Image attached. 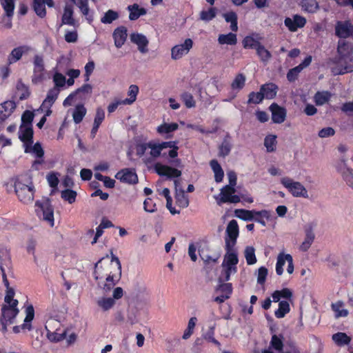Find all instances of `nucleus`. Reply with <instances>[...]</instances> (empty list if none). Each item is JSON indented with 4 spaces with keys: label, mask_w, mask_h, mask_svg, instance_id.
Instances as JSON below:
<instances>
[{
    "label": "nucleus",
    "mask_w": 353,
    "mask_h": 353,
    "mask_svg": "<svg viewBox=\"0 0 353 353\" xmlns=\"http://www.w3.org/2000/svg\"><path fill=\"white\" fill-rule=\"evenodd\" d=\"M17 95L20 100H24L30 96V91L28 87L25 85L21 81H19L16 85Z\"/></svg>",
    "instance_id": "obj_40"
},
{
    "label": "nucleus",
    "mask_w": 353,
    "mask_h": 353,
    "mask_svg": "<svg viewBox=\"0 0 353 353\" xmlns=\"http://www.w3.org/2000/svg\"><path fill=\"white\" fill-rule=\"evenodd\" d=\"M305 23V18L299 14H294L292 17H286L284 20L285 26L290 32H296L299 28L304 27Z\"/></svg>",
    "instance_id": "obj_13"
},
{
    "label": "nucleus",
    "mask_w": 353,
    "mask_h": 353,
    "mask_svg": "<svg viewBox=\"0 0 353 353\" xmlns=\"http://www.w3.org/2000/svg\"><path fill=\"white\" fill-rule=\"evenodd\" d=\"M256 52L260 60L264 63H268L272 58L271 52L262 44L258 46Z\"/></svg>",
    "instance_id": "obj_42"
},
{
    "label": "nucleus",
    "mask_w": 353,
    "mask_h": 353,
    "mask_svg": "<svg viewBox=\"0 0 353 353\" xmlns=\"http://www.w3.org/2000/svg\"><path fill=\"white\" fill-rule=\"evenodd\" d=\"M139 92V87L136 85H130L128 91V95L129 98L123 99L127 105H131L136 99Z\"/></svg>",
    "instance_id": "obj_53"
},
{
    "label": "nucleus",
    "mask_w": 353,
    "mask_h": 353,
    "mask_svg": "<svg viewBox=\"0 0 353 353\" xmlns=\"http://www.w3.org/2000/svg\"><path fill=\"white\" fill-rule=\"evenodd\" d=\"M25 152L27 153H32L38 158H41L44 154V151L40 143H37L33 146L32 144H27L25 145Z\"/></svg>",
    "instance_id": "obj_43"
},
{
    "label": "nucleus",
    "mask_w": 353,
    "mask_h": 353,
    "mask_svg": "<svg viewBox=\"0 0 353 353\" xmlns=\"http://www.w3.org/2000/svg\"><path fill=\"white\" fill-rule=\"evenodd\" d=\"M218 42L221 45L234 46L237 43L236 34L230 32L228 34H221L218 37Z\"/></svg>",
    "instance_id": "obj_34"
},
{
    "label": "nucleus",
    "mask_w": 353,
    "mask_h": 353,
    "mask_svg": "<svg viewBox=\"0 0 353 353\" xmlns=\"http://www.w3.org/2000/svg\"><path fill=\"white\" fill-rule=\"evenodd\" d=\"M260 89L264 98L272 99L276 97L278 87L274 83H266L263 85Z\"/></svg>",
    "instance_id": "obj_33"
},
{
    "label": "nucleus",
    "mask_w": 353,
    "mask_h": 353,
    "mask_svg": "<svg viewBox=\"0 0 353 353\" xmlns=\"http://www.w3.org/2000/svg\"><path fill=\"white\" fill-rule=\"evenodd\" d=\"M179 125L176 123H163L157 127V131L160 134H167L176 130Z\"/></svg>",
    "instance_id": "obj_41"
},
{
    "label": "nucleus",
    "mask_w": 353,
    "mask_h": 353,
    "mask_svg": "<svg viewBox=\"0 0 353 353\" xmlns=\"http://www.w3.org/2000/svg\"><path fill=\"white\" fill-rule=\"evenodd\" d=\"M154 169L159 175L165 176L169 178L179 177L181 175V172L180 170L161 163H157L154 165Z\"/></svg>",
    "instance_id": "obj_16"
},
{
    "label": "nucleus",
    "mask_w": 353,
    "mask_h": 353,
    "mask_svg": "<svg viewBox=\"0 0 353 353\" xmlns=\"http://www.w3.org/2000/svg\"><path fill=\"white\" fill-rule=\"evenodd\" d=\"M283 343L282 340L276 335H273L269 348H273L276 351L281 352L283 350Z\"/></svg>",
    "instance_id": "obj_62"
},
{
    "label": "nucleus",
    "mask_w": 353,
    "mask_h": 353,
    "mask_svg": "<svg viewBox=\"0 0 353 353\" xmlns=\"http://www.w3.org/2000/svg\"><path fill=\"white\" fill-rule=\"evenodd\" d=\"M114 45L117 48H121L127 39V30L125 27H119L114 30L113 32Z\"/></svg>",
    "instance_id": "obj_26"
},
{
    "label": "nucleus",
    "mask_w": 353,
    "mask_h": 353,
    "mask_svg": "<svg viewBox=\"0 0 353 353\" xmlns=\"http://www.w3.org/2000/svg\"><path fill=\"white\" fill-rule=\"evenodd\" d=\"M263 99L264 96L263 95V92L261 90L257 92H252L249 94L248 103L258 104L261 103Z\"/></svg>",
    "instance_id": "obj_64"
},
{
    "label": "nucleus",
    "mask_w": 353,
    "mask_h": 353,
    "mask_svg": "<svg viewBox=\"0 0 353 353\" xmlns=\"http://www.w3.org/2000/svg\"><path fill=\"white\" fill-rule=\"evenodd\" d=\"M193 46V41L191 39H186L181 44L174 46L171 49V58L173 60L181 59L188 54Z\"/></svg>",
    "instance_id": "obj_10"
},
{
    "label": "nucleus",
    "mask_w": 353,
    "mask_h": 353,
    "mask_svg": "<svg viewBox=\"0 0 353 353\" xmlns=\"http://www.w3.org/2000/svg\"><path fill=\"white\" fill-rule=\"evenodd\" d=\"M115 178L123 183L135 184L138 182V176L135 172L129 168H125L118 172Z\"/></svg>",
    "instance_id": "obj_15"
},
{
    "label": "nucleus",
    "mask_w": 353,
    "mask_h": 353,
    "mask_svg": "<svg viewBox=\"0 0 353 353\" xmlns=\"http://www.w3.org/2000/svg\"><path fill=\"white\" fill-rule=\"evenodd\" d=\"M53 82L54 86L52 88H57L60 90V88L63 87L65 84V77L61 73L56 72L53 76Z\"/></svg>",
    "instance_id": "obj_63"
},
{
    "label": "nucleus",
    "mask_w": 353,
    "mask_h": 353,
    "mask_svg": "<svg viewBox=\"0 0 353 353\" xmlns=\"http://www.w3.org/2000/svg\"><path fill=\"white\" fill-rule=\"evenodd\" d=\"M244 256L248 265H254L256 263V257L255 255V249L252 246H247L244 250Z\"/></svg>",
    "instance_id": "obj_48"
},
{
    "label": "nucleus",
    "mask_w": 353,
    "mask_h": 353,
    "mask_svg": "<svg viewBox=\"0 0 353 353\" xmlns=\"http://www.w3.org/2000/svg\"><path fill=\"white\" fill-rule=\"evenodd\" d=\"M276 136L274 134L268 135L264 139V145L268 152H272L276 150Z\"/></svg>",
    "instance_id": "obj_49"
},
{
    "label": "nucleus",
    "mask_w": 353,
    "mask_h": 353,
    "mask_svg": "<svg viewBox=\"0 0 353 353\" xmlns=\"http://www.w3.org/2000/svg\"><path fill=\"white\" fill-rule=\"evenodd\" d=\"M60 92V90L56 88H52L50 89L47 94V96L44 101H43L40 109L41 110H46V109H51L52 105L56 101L59 94Z\"/></svg>",
    "instance_id": "obj_22"
},
{
    "label": "nucleus",
    "mask_w": 353,
    "mask_h": 353,
    "mask_svg": "<svg viewBox=\"0 0 353 353\" xmlns=\"http://www.w3.org/2000/svg\"><path fill=\"white\" fill-rule=\"evenodd\" d=\"M261 43L252 37H246L243 40V46L245 48L256 50Z\"/></svg>",
    "instance_id": "obj_60"
},
{
    "label": "nucleus",
    "mask_w": 353,
    "mask_h": 353,
    "mask_svg": "<svg viewBox=\"0 0 353 353\" xmlns=\"http://www.w3.org/2000/svg\"><path fill=\"white\" fill-rule=\"evenodd\" d=\"M353 33V26L349 21H339L336 26V34L341 38H347Z\"/></svg>",
    "instance_id": "obj_18"
},
{
    "label": "nucleus",
    "mask_w": 353,
    "mask_h": 353,
    "mask_svg": "<svg viewBox=\"0 0 353 353\" xmlns=\"http://www.w3.org/2000/svg\"><path fill=\"white\" fill-rule=\"evenodd\" d=\"M119 18V14L117 12L112 10H108L101 19V21L105 24L111 23L112 21L117 20Z\"/></svg>",
    "instance_id": "obj_57"
},
{
    "label": "nucleus",
    "mask_w": 353,
    "mask_h": 353,
    "mask_svg": "<svg viewBox=\"0 0 353 353\" xmlns=\"http://www.w3.org/2000/svg\"><path fill=\"white\" fill-rule=\"evenodd\" d=\"M35 212L37 215L49 225H54V210L49 199L37 201L35 203Z\"/></svg>",
    "instance_id": "obj_5"
},
{
    "label": "nucleus",
    "mask_w": 353,
    "mask_h": 353,
    "mask_svg": "<svg viewBox=\"0 0 353 353\" xmlns=\"http://www.w3.org/2000/svg\"><path fill=\"white\" fill-rule=\"evenodd\" d=\"M45 327L48 339L52 342H58L65 339L67 329L63 327L64 321L46 317Z\"/></svg>",
    "instance_id": "obj_3"
},
{
    "label": "nucleus",
    "mask_w": 353,
    "mask_h": 353,
    "mask_svg": "<svg viewBox=\"0 0 353 353\" xmlns=\"http://www.w3.org/2000/svg\"><path fill=\"white\" fill-rule=\"evenodd\" d=\"M336 169L341 174L346 184L353 188V170L347 165L345 159L339 161L336 165Z\"/></svg>",
    "instance_id": "obj_12"
},
{
    "label": "nucleus",
    "mask_w": 353,
    "mask_h": 353,
    "mask_svg": "<svg viewBox=\"0 0 353 353\" xmlns=\"http://www.w3.org/2000/svg\"><path fill=\"white\" fill-rule=\"evenodd\" d=\"M34 316V310L32 305H29L26 309V318L24 319V323L21 328L27 329L30 330L31 329V325L29 323L31 322Z\"/></svg>",
    "instance_id": "obj_47"
},
{
    "label": "nucleus",
    "mask_w": 353,
    "mask_h": 353,
    "mask_svg": "<svg viewBox=\"0 0 353 353\" xmlns=\"http://www.w3.org/2000/svg\"><path fill=\"white\" fill-rule=\"evenodd\" d=\"M97 307L102 312H108L115 305V301L111 297L101 296L96 300Z\"/></svg>",
    "instance_id": "obj_27"
},
{
    "label": "nucleus",
    "mask_w": 353,
    "mask_h": 353,
    "mask_svg": "<svg viewBox=\"0 0 353 353\" xmlns=\"http://www.w3.org/2000/svg\"><path fill=\"white\" fill-rule=\"evenodd\" d=\"M223 17L227 22L230 23V29L234 32L237 31L238 26L236 14L234 12H229L223 14Z\"/></svg>",
    "instance_id": "obj_50"
},
{
    "label": "nucleus",
    "mask_w": 353,
    "mask_h": 353,
    "mask_svg": "<svg viewBox=\"0 0 353 353\" xmlns=\"http://www.w3.org/2000/svg\"><path fill=\"white\" fill-rule=\"evenodd\" d=\"M332 340L338 345H347L350 342V338L343 332H338L332 335Z\"/></svg>",
    "instance_id": "obj_54"
},
{
    "label": "nucleus",
    "mask_w": 353,
    "mask_h": 353,
    "mask_svg": "<svg viewBox=\"0 0 353 353\" xmlns=\"http://www.w3.org/2000/svg\"><path fill=\"white\" fill-rule=\"evenodd\" d=\"M14 290L12 288H8L6 290V296L4 297L3 307H6L10 309H18L17 305L19 301L17 299H14Z\"/></svg>",
    "instance_id": "obj_28"
},
{
    "label": "nucleus",
    "mask_w": 353,
    "mask_h": 353,
    "mask_svg": "<svg viewBox=\"0 0 353 353\" xmlns=\"http://www.w3.org/2000/svg\"><path fill=\"white\" fill-rule=\"evenodd\" d=\"M332 97L328 91H319L314 96V101L316 105L321 106L327 103Z\"/></svg>",
    "instance_id": "obj_35"
},
{
    "label": "nucleus",
    "mask_w": 353,
    "mask_h": 353,
    "mask_svg": "<svg viewBox=\"0 0 353 353\" xmlns=\"http://www.w3.org/2000/svg\"><path fill=\"white\" fill-rule=\"evenodd\" d=\"M130 40L138 46V49L141 53L148 52L147 47L149 41L145 35L139 33H132L130 35Z\"/></svg>",
    "instance_id": "obj_19"
},
{
    "label": "nucleus",
    "mask_w": 353,
    "mask_h": 353,
    "mask_svg": "<svg viewBox=\"0 0 353 353\" xmlns=\"http://www.w3.org/2000/svg\"><path fill=\"white\" fill-rule=\"evenodd\" d=\"M288 264L287 272L289 274H292L294 272V263L292 256L289 254H285L280 252L276 258V273L279 276H281L283 274V267L285 264Z\"/></svg>",
    "instance_id": "obj_8"
},
{
    "label": "nucleus",
    "mask_w": 353,
    "mask_h": 353,
    "mask_svg": "<svg viewBox=\"0 0 353 353\" xmlns=\"http://www.w3.org/2000/svg\"><path fill=\"white\" fill-rule=\"evenodd\" d=\"M181 99L188 108H192L196 106V101L194 99L192 94L190 92H183L181 94Z\"/></svg>",
    "instance_id": "obj_56"
},
{
    "label": "nucleus",
    "mask_w": 353,
    "mask_h": 353,
    "mask_svg": "<svg viewBox=\"0 0 353 353\" xmlns=\"http://www.w3.org/2000/svg\"><path fill=\"white\" fill-rule=\"evenodd\" d=\"M66 314L67 310L64 306L52 304L47 309L46 317L65 321Z\"/></svg>",
    "instance_id": "obj_14"
},
{
    "label": "nucleus",
    "mask_w": 353,
    "mask_h": 353,
    "mask_svg": "<svg viewBox=\"0 0 353 353\" xmlns=\"http://www.w3.org/2000/svg\"><path fill=\"white\" fill-rule=\"evenodd\" d=\"M19 137L24 143V145L32 144L33 130L32 125H21L19 130Z\"/></svg>",
    "instance_id": "obj_23"
},
{
    "label": "nucleus",
    "mask_w": 353,
    "mask_h": 353,
    "mask_svg": "<svg viewBox=\"0 0 353 353\" xmlns=\"http://www.w3.org/2000/svg\"><path fill=\"white\" fill-rule=\"evenodd\" d=\"M216 15V9L215 8H210L207 10H202L199 14L200 20L208 22L212 20Z\"/></svg>",
    "instance_id": "obj_52"
},
{
    "label": "nucleus",
    "mask_w": 353,
    "mask_h": 353,
    "mask_svg": "<svg viewBox=\"0 0 353 353\" xmlns=\"http://www.w3.org/2000/svg\"><path fill=\"white\" fill-rule=\"evenodd\" d=\"M290 312V304L287 301H281L279 302V308L275 311L276 317L281 319Z\"/></svg>",
    "instance_id": "obj_51"
},
{
    "label": "nucleus",
    "mask_w": 353,
    "mask_h": 353,
    "mask_svg": "<svg viewBox=\"0 0 353 353\" xmlns=\"http://www.w3.org/2000/svg\"><path fill=\"white\" fill-rule=\"evenodd\" d=\"M73 16V8L71 5L66 4L64 8L63 14L62 16V23L64 24H68L73 26L74 24V20Z\"/></svg>",
    "instance_id": "obj_38"
},
{
    "label": "nucleus",
    "mask_w": 353,
    "mask_h": 353,
    "mask_svg": "<svg viewBox=\"0 0 353 353\" xmlns=\"http://www.w3.org/2000/svg\"><path fill=\"white\" fill-rule=\"evenodd\" d=\"M179 192L175 193V199L177 205L182 208H185L189 205V199L187 195L185 194L184 191L178 190Z\"/></svg>",
    "instance_id": "obj_55"
},
{
    "label": "nucleus",
    "mask_w": 353,
    "mask_h": 353,
    "mask_svg": "<svg viewBox=\"0 0 353 353\" xmlns=\"http://www.w3.org/2000/svg\"><path fill=\"white\" fill-rule=\"evenodd\" d=\"M121 265L119 259L116 256H112L111 261H99L96 263L94 268V278L96 280H103L108 274L121 272Z\"/></svg>",
    "instance_id": "obj_2"
},
{
    "label": "nucleus",
    "mask_w": 353,
    "mask_h": 353,
    "mask_svg": "<svg viewBox=\"0 0 353 353\" xmlns=\"http://www.w3.org/2000/svg\"><path fill=\"white\" fill-rule=\"evenodd\" d=\"M301 7L304 11L310 13L316 12L319 8V3L316 0H302Z\"/></svg>",
    "instance_id": "obj_44"
},
{
    "label": "nucleus",
    "mask_w": 353,
    "mask_h": 353,
    "mask_svg": "<svg viewBox=\"0 0 353 353\" xmlns=\"http://www.w3.org/2000/svg\"><path fill=\"white\" fill-rule=\"evenodd\" d=\"M30 48L27 46H19L14 48L8 57L10 63H13L19 61L24 53L29 52Z\"/></svg>",
    "instance_id": "obj_29"
},
{
    "label": "nucleus",
    "mask_w": 353,
    "mask_h": 353,
    "mask_svg": "<svg viewBox=\"0 0 353 353\" xmlns=\"http://www.w3.org/2000/svg\"><path fill=\"white\" fill-rule=\"evenodd\" d=\"M312 62V57H307L303 61L300 63L298 66L291 69L287 74V78L290 81H294L297 79L298 74L305 68L307 67Z\"/></svg>",
    "instance_id": "obj_20"
},
{
    "label": "nucleus",
    "mask_w": 353,
    "mask_h": 353,
    "mask_svg": "<svg viewBox=\"0 0 353 353\" xmlns=\"http://www.w3.org/2000/svg\"><path fill=\"white\" fill-rule=\"evenodd\" d=\"M10 263V257L8 251L5 248L0 249V269L5 276L4 267H8Z\"/></svg>",
    "instance_id": "obj_39"
},
{
    "label": "nucleus",
    "mask_w": 353,
    "mask_h": 353,
    "mask_svg": "<svg viewBox=\"0 0 353 353\" xmlns=\"http://www.w3.org/2000/svg\"><path fill=\"white\" fill-rule=\"evenodd\" d=\"M127 9L130 12L129 19L131 21L137 20L141 16H143L147 13L144 8H141L137 3L128 6Z\"/></svg>",
    "instance_id": "obj_31"
},
{
    "label": "nucleus",
    "mask_w": 353,
    "mask_h": 353,
    "mask_svg": "<svg viewBox=\"0 0 353 353\" xmlns=\"http://www.w3.org/2000/svg\"><path fill=\"white\" fill-rule=\"evenodd\" d=\"M332 309L334 312L335 317H345L348 315V310L345 308L344 303L339 301L332 304Z\"/></svg>",
    "instance_id": "obj_36"
},
{
    "label": "nucleus",
    "mask_w": 353,
    "mask_h": 353,
    "mask_svg": "<svg viewBox=\"0 0 353 353\" xmlns=\"http://www.w3.org/2000/svg\"><path fill=\"white\" fill-rule=\"evenodd\" d=\"M235 216L244 221H252L254 216H261L265 217L266 219H270L271 217V212L268 210H263L261 211L248 210L243 209H238L235 210Z\"/></svg>",
    "instance_id": "obj_9"
},
{
    "label": "nucleus",
    "mask_w": 353,
    "mask_h": 353,
    "mask_svg": "<svg viewBox=\"0 0 353 353\" xmlns=\"http://www.w3.org/2000/svg\"><path fill=\"white\" fill-rule=\"evenodd\" d=\"M16 0H0L6 17H12L15 8Z\"/></svg>",
    "instance_id": "obj_37"
},
{
    "label": "nucleus",
    "mask_w": 353,
    "mask_h": 353,
    "mask_svg": "<svg viewBox=\"0 0 353 353\" xmlns=\"http://www.w3.org/2000/svg\"><path fill=\"white\" fill-rule=\"evenodd\" d=\"M281 183L293 196L308 198L307 191L301 183L295 181L288 176H284L281 179Z\"/></svg>",
    "instance_id": "obj_6"
},
{
    "label": "nucleus",
    "mask_w": 353,
    "mask_h": 353,
    "mask_svg": "<svg viewBox=\"0 0 353 353\" xmlns=\"http://www.w3.org/2000/svg\"><path fill=\"white\" fill-rule=\"evenodd\" d=\"M234 188L225 185L221 189V192L218 196H215L217 204L221 205L224 203H236L241 201V198L235 194Z\"/></svg>",
    "instance_id": "obj_7"
},
{
    "label": "nucleus",
    "mask_w": 353,
    "mask_h": 353,
    "mask_svg": "<svg viewBox=\"0 0 353 353\" xmlns=\"http://www.w3.org/2000/svg\"><path fill=\"white\" fill-rule=\"evenodd\" d=\"M15 108V103L12 101H7L0 104V124L11 115Z\"/></svg>",
    "instance_id": "obj_21"
},
{
    "label": "nucleus",
    "mask_w": 353,
    "mask_h": 353,
    "mask_svg": "<svg viewBox=\"0 0 353 353\" xmlns=\"http://www.w3.org/2000/svg\"><path fill=\"white\" fill-rule=\"evenodd\" d=\"M268 274V270L264 266H261L257 270L256 275L257 279V283L259 285H263L265 283Z\"/></svg>",
    "instance_id": "obj_59"
},
{
    "label": "nucleus",
    "mask_w": 353,
    "mask_h": 353,
    "mask_svg": "<svg viewBox=\"0 0 353 353\" xmlns=\"http://www.w3.org/2000/svg\"><path fill=\"white\" fill-rule=\"evenodd\" d=\"M19 312V309H10L3 306L1 307L2 319L6 323H14V319Z\"/></svg>",
    "instance_id": "obj_32"
},
{
    "label": "nucleus",
    "mask_w": 353,
    "mask_h": 353,
    "mask_svg": "<svg viewBox=\"0 0 353 353\" xmlns=\"http://www.w3.org/2000/svg\"><path fill=\"white\" fill-rule=\"evenodd\" d=\"M74 4H75L81 10L82 14L87 17V19L92 21V18L89 16V8L88 6V0H70ZM95 1L96 0H93Z\"/></svg>",
    "instance_id": "obj_46"
},
{
    "label": "nucleus",
    "mask_w": 353,
    "mask_h": 353,
    "mask_svg": "<svg viewBox=\"0 0 353 353\" xmlns=\"http://www.w3.org/2000/svg\"><path fill=\"white\" fill-rule=\"evenodd\" d=\"M270 110L272 112V119L275 123H282L286 117V110L277 105L272 103L270 106Z\"/></svg>",
    "instance_id": "obj_17"
},
{
    "label": "nucleus",
    "mask_w": 353,
    "mask_h": 353,
    "mask_svg": "<svg viewBox=\"0 0 353 353\" xmlns=\"http://www.w3.org/2000/svg\"><path fill=\"white\" fill-rule=\"evenodd\" d=\"M313 229H314V226L312 224L308 225L307 226V228H305V239H304L303 242L301 243V245H300V249L303 252L307 251L310 248V246L312 245V244L314 240L315 234L313 232Z\"/></svg>",
    "instance_id": "obj_25"
},
{
    "label": "nucleus",
    "mask_w": 353,
    "mask_h": 353,
    "mask_svg": "<svg viewBox=\"0 0 353 353\" xmlns=\"http://www.w3.org/2000/svg\"><path fill=\"white\" fill-rule=\"evenodd\" d=\"M121 272L119 273H115L112 274H108V276L105 278V282L101 283V281H99V285L103 287V290L105 291L110 290L117 283V282L119 281V277L121 276Z\"/></svg>",
    "instance_id": "obj_30"
},
{
    "label": "nucleus",
    "mask_w": 353,
    "mask_h": 353,
    "mask_svg": "<svg viewBox=\"0 0 353 353\" xmlns=\"http://www.w3.org/2000/svg\"><path fill=\"white\" fill-rule=\"evenodd\" d=\"M226 250L227 252L222 263V279L225 281L230 280L231 274L236 272V265L239 262L237 254L233 249H226Z\"/></svg>",
    "instance_id": "obj_4"
},
{
    "label": "nucleus",
    "mask_w": 353,
    "mask_h": 353,
    "mask_svg": "<svg viewBox=\"0 0 353 353\" xmlns=\"http://www.w3.org/2000/svg\"><path fill=\"white\" fill-rule=\"evenodd\" d=\"M46 5L52 7L54 3L52 0H34L33 8L36 14L43 18L46 14Z\"/></svg>",
    "instance_id": "obj_24"
},
{
    "label": "nucleus",
    "mask_w": 353,
    "mask_h": 353,
    "mask_svg": "<svg viewBox=\"0 0 353 353\" xmlns=\"http://www.w3.org/2000/svg\"><path fill=\"white\" fill-rule=\"evenodd\" d=\"M86 108L83 105H77L72 114V117L74 123H81L83 117L86 114Z\"/></svg>",
    "instance_id": "obj_45"
},
{
    "label": "nucleus",
    "mask_w": 353,
    "mask_h": 353,
    "mask_svg": "<svg viewBox=\"0 0 353 353\" xmlns=\"http://www.w3.org/2000/svg\"><path fill=\"white\" fill-rule=\"evenodd\" d=\"M16 195L20 202L30 204L34 200V187L28 175H21L14 179Z\"/></svg>",
    "instance_id": "obj_1"
},
{
    "label": "nucleus",
    "mask_w": 353,
    "mask_h": 353,
    "mask_svg": "<svg viewBox=\"0 0 353 353\" xmlns=\"http://www.w3.org/2000/svg\"><path fill=\"white\" fill-rule=\"evenodd\" d=\"M352 51V47L348 43H345V41L341 40L339 42L338 45V52L342 56L345 57L350 53Z\"/></svg>",
    "instance_id": "obj_61"
},
{
    "label": "nucleus",
    "mask_w": 353,
    "mask_h": 353,
    "mask_svg": "<svg viewBox=\"0 0 353 353\" xmlns=\"http://www.w3.org/2000/svg\"><path fill=\"white\" fill-rule=\"evenodd\" d=\"M245 83V77L243 74H238L233 80L231 87L233 90H241L243 88Z\"/></svg>",
    "instance_id": "obj_58"
},
{
    "label": "nucleus",
    "mask_w": 353,
    "mask_h": 353,
    "mask_svg": "<svg viewBox=\"0 0 353 353\" xmlns=\"http://www.w3.org/2000/svg\"><path fill=\"white\" fill-rule=\"evenodd\" d=\"M226 234L228 237L225 239V248L226 249H233L239 236V226L236 221L232 220L229 222L226 228Z\"/></svg>",
    "instance_id": "obj_11"
}]
</instances>
